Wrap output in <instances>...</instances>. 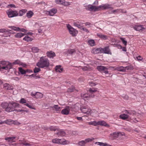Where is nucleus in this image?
I'll list each match as a JSON object with an SVG mask.
<instances>
[{
	"label": "nucleus",
	"mask_w": 146,
	"mask_h": 146,
	"mask_svg": "<svg viewBox=\"0 0 146 146\" xmlns=\"http://www.w3.org/2000/svg\"><path fill=\"white\" fill-rule=\"evenodd\" d=\"M57 10L55 8H52L49 11H46V14L50 16H53L57 12Z\"/></svg>",
	"instance_id": "9"
},
{
	"label": "nucleus",
	"mask_w": 146,
	"mask_h": 146,
	"mask_svg": "<svg viewBox=\"0 0 146 146\" xmlns=\"http://www.w3.org/2000/svg\"><path fill=\"white\" fill-rule=\"evenodd\" d=\"M43 97V94L41 93L38 92H36V96L35 98L38 99L40 98H41Z\"/></svg>",
	"instance_id": "33"
},
{
	"label": "nucleus",
	"mask_w": 146,
	"mask_h": 146,
	"mask_svg": "<svg viewBox=\"0 0 146 146\" xmlns=\"http://www.w3.org/2000/svg\"><path fill=\"white\" fill-rule=\"evenodd\" d=\"M34 15L33 13L31 11L28 12L26 14V16L29 18H31Z\"/></svg>",
	"instance_id": "28"
},
{
	"label": "nucleus",
	"mask_w": 146,
	"mask_h": 146,
	"mask_svg": "<svg viewBox=\"0 0 146 146\" xmlns=\"http://www.w3.org/2000/svg\"><path fill=\"white\" fill-rule=\"evenodd\" d=\"M81 96L82 98L84 100L88 99L90 97V95L88 94L81 93Z\"/></svg>",
	"instance_id": "25"
},
{
	"label": "nucleus",
	"mask_w": 146,
	"mask_h": 146,
	"mask_svg": "<svg viewBox=\"0 0 146 146\" xmlns=\"http://www.w3.org/2000/svg\"><path fill=\"white\" fill-rule=\"evenodd\" d=\"M46 55L48 57L50 58H53L55 56V53L52 51L47 52H46Z\"/></svg>",
	"instance_id": "18"
},
{
	"label": "nucleus",
	"mask_w": 146,
	"mask_h": 146,
	"mask_svg": "<svg viewBox=\"0 0 146 146\" xmlns=\"http://www.w3.org/2000/svg\"><path fill=\"white\" fill-rule=\"evenodd\" d=\"M133 29L135 30L140 32H142L145 29L143 26L141 25H135Z\"/></svg>",
	"instance_id": "8"
},
{
	"label": "nucleus",
	"mask_w": 146,
	"mask_h": 146,
	"mask_svg": "<svg viewBox=\"0 0 146 146\" xmlns=\"http://www.w3.org/2000/svg\"><path fill=\"white\" fill-rule=\"evenodd\" d=\"M6 13L9 17L12 18L18 16V12L16 11L12 10L11 9L6 11Z\"/></svg>",
	"instance_id": "4"
},
{
	"label": "nucleus",
	"mask_w": 146,
	"mask_h": 146,
	"mask_svg": "<svg viewBox=\"0 0 146 146\" xmlns=\"http://www.w3.org/2000/svg\"><path fill=\"white\" fill-rule=\"evenodd\" d=\"M124 67V69L125 70V72H126L127 70H132L133 68V67L131 66H127Z\"/></svg>",
	"instance_id": "42"
},
{
	"label": "nucleus",
	"mask_w": 146,
	"mask_h": 146,
	"mask_svg": "<svg viewBox=\"0 0 146 146\" xmlns=\"http://www.w3.org/2000/svg\"><path fill=\"white\" fill-rule=\"evenodd\" d=\"M114 139H115L118 137L120 136L123 135L122 133L120 132H117L113 133L110 134Z\"/></svg>",
	"instance_id": "16"
},
{
	"label": "nucleus",
	"mask_w": 146,
	"mask_h": 146,
	"mask_svg": "<svg viewBox=\"0 0 146 146\" xmlns=\"http://www.w3.org/2000/svg\"><path fill=\"white\" fill-rule=\"evenodd\" d=\"M94 138H92V139L89 138L86 139L85 141L86 143H88V142H91V141H92L93 140H94Z\"/></svg>",
	"instance_id": "53"
},
{
	"label": "nucleus",
	"mask_w": 146,
	"mask_h": 146,
	"mask_svg": "<svg viewBox=\"0 0 146 146\" xmlns=\"http://www.w3.org/2000/svg\"><path fill=\"white\" fill-rule=\"evenodd\" d=\"M84 23L81 22L80 21H77L74 22L73 25L74 26L80 29L83 26V24Z\"/></svg>",
	"instance_id": "15"
},
{
	"label": "nucleus",
	"mask_w": 146,
	"mask_h": 146,
	"mask_svg": "<svg viewBox=\"0 0 146 146\" xmlns=\"http://www.w3.org/2000/svg\"><path fill=\"white\" fill-rule=\"evenodd\" d=\"M22 144L23 145H25V146H30L31 145L30 144H29V143H26V142H24Z\"/></svg>",
	"instance_id": "63"
},
{
	"label": "nucleus",
	"mask_w": 146,
	"mask_h": 146,
	"mask_svg": "<svg viewBox=\"0 0 146 146\" xmlns=\"http://www.w3.org/2000/svg\"><path fill=\"white\" fill-rule=\"evenodd\" d=\"M52 142L54 143H55L60 145H66L69 143V141L64 139H59L55 138L52 140Z\"/></svg>",
	"instance_id": "3"
},
{
	"label": "nucleus",
	"mask_w": 146,
	"mask_h": 146,
	"mask_svg": "<svg viewBox=\"0 0 146 146\" xmlns=\"http://www.w3.org/2000/svg\"><path fill=\"white\" fill-rule=\"evenodd\" d=\"M7 61H2L1 62L0 64L3 65H6V66L9 63H10L9 62H8V64H7Z\"/></svg>",
	"instance_id": "56"
},
{
	"label": "nucleus",
	"mask_w": 146,
	"mask_h": 146,
	"mask_svg": "<svg viewBox=\"0 0 146 146\" xmlns=\"http://www.w3.org/2000/svg\"><path fill=\"white\" fill-rule=\"evenodd\" d=\"M126 113L129 115H133L136 114L135 112L134 111H128L127 110H126Z\"/></svg>",
	"instance_id": "44"
},
{
	"label": "nucleus",
	"mask_w": 146,
	"mask_h": 146,
	"mask_svg": "<svg viewBox=\"0 0 146 146\" xmlns=\"http://www.w3.org/2000/svg\"><path fill=\"white\" fill-rule=\"evenodd\" d=\"M19 31H21V32L26 33V32H27V31L26 30L23 28H20V29L19 30Z\"/></svg>",
	"instance_id": "59"
},
{
	"label": "nucleus",
	"mask_w": 146,
	"mask_h": 146,
	"mask_svg": "<svg viewBox=\"0 0 146 146\" xmlns=\"http://www.w3.org/2000/svg\"><path fill=\"white\" fill-rule=\"evenodd\" d=\"M32 50L34 52L36 53L38 52L39 49L37 47H34L32 48Z\"/></svg>",
	"instance_id": "51"
},
{
	"label": "nucleus",
	"mask_w": 146,
	"mask_h": 146,
	"mask_svg": "<svg viewBox=\"0 0 146 146\" xmlns=\"http://www.w3.org/2000/svg\"><path fill=\"white\" fill-rule=\"evenodd\" d=\"M1 107L5 109L6 111L10 112L13 111H17L16 108L19 107V104L13 101L10 102L8 103L4 102L1 105Z\"/></svg>",
	"instance_id": "1"
},
{
	"label": "nucleus",
	"mask_w": 146,
	"mask_h": 146,
	"mask_svg": "<svg viewBox=\"0 0 146 146\" xmlns=\"http://www.w3.org/2000/svg\"><path fill=\"white\" fill-rule=\"evenodd\" d=\"M75 51L74 49H69L68 50H65L64 52L68 54H72L75 52Z\"/></svg>",
	"instance_id": "22"
},
{
	"label": "nucleus",
	"mask_w": 146,
	"mask_h": 146,
	"mask_svg": "<svg viewBox=\"0 0 146 146\" xmlns=\"http://www.w3.org/2000/svg\"><path fill=\"white\" fill-rule=\"evenodd\" d=\"M105 67L102 66H98L97 67V69L100 71H102L105 68Z\"/></svg>",
	"instance_id": "38"
},
{
	"label": "nucleus",
	"mask_w": 146,
	"mask_h": 146,
	"mask_svg": "<svg viewBox=\"0 0 146 146\" xmlns=\"http://www.w3.org/2000/svg\"><path fill=\"white\" fill-rule=\"evenodd\" d=\"M19 102L22 104H24L26 103L27 101L24 98H22L19 101Z\"/></svg>",
	"instance_id": "48"
},
{
	"label": "nucleus",
	"mask_w": 146,
	"mask_h": 146,
	"mask_svg": "<svg viewBox=\"0 0 146 146\" xmlns=\"http://www.w3.org/2000/svg\"><path fill=\"white\" fill-rule=\"evenodd\" d=\"M102 71H103V72L106 74H108V69L106 67H105V68L104 69V70Z\"/></svg>",
	"instance_id": "62"
},
{
	"label": "nucleus",
	"mask_w": 146,
	"mask_h": 146,
	"mask_svg": "<svg viewBox=\"0 0 146 146\" xmlns=\"http://www.w3.org/2000/svg\"><path fill=\"white\" fill-rule=\"evenodd\" d=\"M128 117L129 116L128 115L125 114H121L120 115V117L124 120L128 118Z\"/></svg>",
	"instance_id": "35"
},
{
	"label": "nucleus",
	"mask_w": 146,
	"mask_h": 146,
	"mask_svg": "<svg viewBox=\"0 0 146 146\" xmlns=\"http://www.w3.org/2000/svg\"><path fill=\"white\" fill-rule=\"evenodd\" d=\"M100 7V10L102 9H112V8L111 7V5L108 4H106L104 5L99 6Z\"/></svg>",
	"instance_id": "12"
},
{
	"label": "nucleus",
	"mask_w": 146,
	"mask_h": 146,
	"mask_svg": "<svg viewBox=\"0 0 146 146\" xmlns=\"http://www.w3.org/2000/svg\"><path fill=\"white\" fill-rule=\"evenodd\" d=\"M49 129L51 131H55L56 130V129L54 127L52 126L50 127L49 128Z\"/></svg>",
	"instance_id": "60"
},
{
	"label": "nucleus",
	"mask_w": 146,
	"mask_h": 146,
	"mask_svg": "<svg viewBox=\"0 0 146 146\" xmlns=\"http://www.w3.org/2000/svg\"><path fill=\"white\" fill-rule=\"evenodd\" d=\"M55 134H57L58 136H64L66 135V133L65 131L62 129L59 130L58 132Z\"/></svg>",
	"instance_id": "19"
},
{
	"label": "nucleus",
	"mask_w": 146,
	"mask_h": 146,
	"mask_svg": "<svg viewBox=\"0 0 146 146\" xmlns=\"http://www.w3.org/2000/svg\"><path fill=\"white\" fill-rule=\"evenodd\" d=\"M25 105L31 109L35 110V108L33 107L32 106L29 105V104L27 103Z\"/></svg>",
	"instance_id": "54"
},
{
	"label": "nucleus",
	"mask_w": 146,
	"mask_h": 146,
	"mask_svg": "<svg viewBox=\"0 0 146 146\" xmlns=\"http://www.w3.org/2000/svg\"><path fill=\"white\" fill-rule=\"evenodd\" d=\"M55 70L57 72H61L63 70V68H61L60 65L56 66L55 67Z\"/></svg>",
	"instance_id": "24"
},
{
	"label": "nucleus",
	"mask_w": 146,
	"mask_h": 146,
	"mask_svg": "<svg viewBox=\"0 0 146 146\" xmlns=\"http://www.w3.org/2000/svg\"><path fill=\"white\" fill-rule=\"evenodd\" d=\"M11 31V30L8 29H0V33H4L3 36L4 37H7L8 36H9V34L11 33L10 32Z\"/></svg>",
	"instance_id": "6"
},
{
	"label": "nucleus",
	"mask_w": 146,
	"mask_h": 146,
	"mask_svg": "<svg viewBox=\"0 0 146 146\" xmlns=\"http://www.w3.org/2000/svg\"><path fill=\"white\" fill-rule=\"evenodd\" d=\"M15 137H8L6 138L5 139L8 142L11 143L15 141Z\"/></svg>",
	"instance_id": "21"
},
{
	"label": "nucleus",
	"mask_w": 146,
	"mask_h": 146,
	"mask_svg": "<svg viewBox=\"0 0 146 146\" xmlns=\"http://www.w3.org/2000/svg\"><path fill=\"white\" fill-rule=\"evenodd\" d=\"M120 39L122 41L123 43L126 46L127 45V42L126 40H125L124 38L123 37H121Z\"/></svg>",
	"instance_id": "49"
},
{
	"label": "nucleus",
	"mask_w": 146,
	"mask_h": 146,
	"mask_svg": "<svg viewBox=\"0 0 146 146\" xmlns=\"http://www.w3.org/2000/svg\"><path fill=\"white\" fill-rule=\"evenodd\" d=\"M137 59L138 61H140L141 60L143 59V58L140 56H139L137 57Z\"/></svg>",
	"instance_id": "64"
},
{
	"label": "nucleus",
	"mask_w": 146,
	"mask_h": 146,
	"mask_svg": "<svg viewBox=\"0 0 146 146\" xmlns=\"http://www.w3.org/2000/svg\"><path fill=\"white\" fill-rule=\"evenodd\" d=\"M21 62H20V61L18 60H16L14 62H13V64H20Z\"/></svg>",
	"instance_id": "58"
},
{
	"label": "nucleus",
	"mask_w": 146,
	"mask_h": 146,
	"mask_svg": "<svg viewBox=\"0 0 146 146\" xmlns=\"http://www.w3.org/2000/svg\"><path fill=\"white\" fill-rule=\"evenodd\" d=\"M91 93L96 92L98 91V88H90L88 90Z\"/></svg>",
	"instance_id": "32"
},
{
	"label": "nucleus",
	"mask_w": 146,
	"mask_h": 146,
	"mask_svg": "<svg viewBox=\"0 0 146 146\" xmlns=\"http://www.w3.org/2000/svg\"><path fill=\"white\" fill-rule=\"evenodd\" d=\"M40 68L38 67H35L34 69V72L35 73L39 72L41 70Z\"/></svg>",
	"instance_id": "45"
},
{
	"label": "nucleus",
	"mask_w": 146,
	"mask_h": 146,
	"mask_svg": "<svg viewBox=\"0 0 146 146\" xmlns=\"http://www.w3.org/2000/svg\"><path fill=\"white\" fill-rule=\"evenodd\" d=\"M80 29L86 32L87 33H88L89 32V31L86 28L84 27L83 26H82V27H81V28Z\"/></svg>",
	"instance_id": "55"
},
{
	"label": "nucleus",
	"mask_w": 146,
	"mask_h": 146,
	"mask_svg": "<svg viewBox=\"0 0 146 146\" xmlns=\"http://www.w3.org/2000/svg\"><path fill=\"white\" fill-rule=\"evenodd\" d=\"M82 112L87 115H90L91 113V110L90 108H86L85 106L81 108Z\"/></svg>",
	"instance_id": "7"
},
{
	"label": "nucleus",
	"mask_w": 146,
	"mask_h": 146,
	"mask_svg": "<svg viewBox=\"0 0 146 146\" xmlns=\"http://www.w3.org/2000/svg\"><path fill=\"white\" fill-rule=\"evenodd\" d=\"M74 87L73 86H72L68 88V92H71L74 91Z\"/></svg>",
	"instance_id": "50"
},
{
	"label": "nucleus",
	"mask_w": 146,
	"mask_h": 146,
	"mask_svg": "<svg viewBox=\"0 0 146 146\" xmlns=\"http://www.w3.org/2000/svg\"><path fill=\"white\" fill-rule=\"evenodd\" d=\"M4 88L5 89L9 90H12L13 89V87L12 86L7 83L4 84Z\"/></svg>",
	"instance_id": "20"
},
{
	"label": "nucleus",
	"mask_w": 146,
	"mask_h": 146,
	"mask_svg": "<svg viewBox=\"0 0 146 146\" xmlns=\"http://www.w3.org/2000/svg\"><path fill=\"white\" fill-rule=\"evenodd\" d=\"M87 10L90 11H98L100 10V7L99 6L96 7L95 6L91 5L90 7H88Z\"/></svg>",
	"instance_id": "11"
},
{
	"label": "nucleus",
	"mask_w": 146,
	"mask_h": 146,
	"mask_svg": "<svg viewBox=\"0 0 146 146\" xmlns=\"http://www.w3.org/2000/svg\"><path fill=\"white\" fill-rule=\"evenodd\" d=\"M23 40H24L27 41V42H30L32 40V39L29 37L28 36H27L23 38Z\"/></svg>",
	"instance_id": "36"
},
{
	"label": "nucleus",
	"mask_w": 146,
	"mask_h": 146,
	"mask_svg": "<svg viewBox=\"0 0 146 146\" xmlns=\"http://www.w3.org/2000/svg\"><path fill=\"white\" fill-rule=\"evenodd\" d=\"M97 35L98 37L102 39L106 40L108 39L107 36L106 35L100 33H97Z\"/></svg>",
	"instance_id": "23"
},
{
	"label": "nucleus",
	"mask_w": 146,
	"mask_h": 146,
	"mask_svg": "<svg viewBox=\"0 0 146 146\" xmlns=\"http://www.w3.org/2000/svg\"><path fill=\"white\" fill-rule=\"evenodd\" d=\"M88 43L91 46H93L95 45V42L94 40L90 39L88 41Z\"/></svg>",
	"instance_id": "31"
},
{
	"label": "nucleus",
	"mask_w": 146,
	"mask_h": 146,
	"mask_svg": "<svg viewBox=\"0 0 146 146\" xmlns=\"http://www.w3.org/2000/svg\"><path fill=\"white\" fill-rule=\"evenodd\" d=\"M53 108L55 109L56 111H59L61 109V108L58 106V105H54L53 106Z\"/></svg>",
	"instance_id": "46"
},
{
	"label": "nucleus",
	"mask_w": 146,
	"mask_h": 146,
	"mask_svg": "<svg viewBox=\"0 0 146 146\" xmlns=\"http://www.w3.org/2000/svg\"><path fill=\"white\" fill-rule=\"evenodd\" d=\"M19 71L21 74H24L26 73V70L23 69L21 67L18 68Z\"/></svg>",
	"instance_id": "34"
},
{
	"label": "nucleus",
	"mask_w": 146,
	"mask_h": 146,
	"mask_svg": "<svg viewBox=\"0 0 146 146\" xmlns=\"http://www.w3.org/2000/svg\"><path fill=\"white\" fill-rule=\"evenodd\" d=\"M102 48H93L92 51V53L94 54H97L102 53Z\"/></svg>",
	"instance_id": "13"
},
{
	"label": "nucleus",
	"mask_w": 146,
	"mask_h": 146,
	"mask_svg": "<svg viewBox=\"0 0 146 146\" xmlns=\"http://www.w3.org/2000/svg\"><path fill=\"white\" fill-rule=\"evenodd\" d=\"M49 65V60L46 56L40 57L36 64V66L41 68H48Z\"/></svg>",
	"instance_id": "2"
},
{
	"label": "nucleus",
	"mask_w": 146,
	"mask_h": 146,
	"mask_svg": "<svg viewBox=\"0 0 146 146\" xmlns=\"http://www.w3.org/2000/svg\"><path fill=\"white\" fill-rule=\"evenodd\" d=\"M25 34L22 33H18L15 35V37L18 38H21L25 35Z\"/></svg>",
	"instance_id": "29"
},
{
	"label": "nucleus",
	"mask_w": 146,
	"mask_h": 146,
	"mask_svg": "<svg viewBox=\"0 0 146 146\" xmlns=\"http://www.w3.org/2000/svg\"><path fill=\"white\" fill-rule=\"evenodd\" d=\"M67 27L70 33L72 36H76L78 33V31L76 29L73 28L69 24L67 25Z\"/></svg>",
	"instance_id": "5"
},
{
	"label": "nucleus",
	"mask_w": 146,
	"mask_h": 146,
	"mask_svg": "<svg viewBox=\"0 0 146 146\" xmlns=\"http://www.w3.org/2000/svg\"><path fill=\"white\" fill-rule=\"evenodd\" d=\"M96 144H97L100 146H108V145L106 143H104L102 142H97L96 143Z\"/></svg>",
	"instance_id": "37"
},
{
	"label": "nucleus",
	"mask_w": 146,
	"mask_h": 146,
	"mask_svg": "<svg viewBox=\"0 0 146 146\" xmlns=\"http://www.w3.org/2000/svg\"><path fill=\"white\" fill-rule=\"evenodd\" d=\"M88 124L90 125H92L95 126L98 125L97 122L95 121L89 122Z\"/></svg>",
	"instance_id": "43"
},
{
	"label": "nucleus",
	"mask_w": 146,
	"mask_h": 146,
	"mask_svg": "<svg viewBox=\"0 0 146 146\" xmlns=\"http://www.w3.org/2000/svg\"><path fill=\"white\" fill-rule=\"evenodd\" d=\"M98 125L106 126L108 125L106 122L104 121H99L97 122Z\"/></svg>",
	"instance_id": "26"
},
{
	"label": "nucleus",
	"mask_w": 146,
	"mask_h": 146,
	"mask_svg": "<svg viewBox=\"0 0 146 146\" xmlns=\"http://www.w3.org/2000/svg\"><path fill=\"white\" fill-rule=\"evenodd\" d=\"M9 28L11 29H12L17 31H19L20 29V28L18 27H16L14 26H10Z\"/></svg>",
	"instance_id": "40"
},
{
	"label": "nucleus",
	"mask_w": 146,
	"mask_h": 146,
	"mask_svg": "<svg viewBox=\"0 0 146 146\" xmlns=\"http://www.w3.org/2000/svg\"><path fill=\"white\" fill-rule=\"evenodd\" d=\"M82 70L84 71H87L89 70V67L85 66L83 67H82Z\"/></svg>",
	"instance_id": "57"
},
{
	"label": "nucleus",
	"mask_w": 146,
	"mask_h": 146,
	"mask_svg": "<svg viewBox=\"0 0 146 146\" xmlns=\"http://www.w3.org/2000/svg\"><path fill=\"white\" fill-rule=\"evenodd\" d=\"M27 11V10L25 9H23L19 11V13H18V16H23L24 14H25L26 13Z\"/></svg>",
	"instance_id": "27"
},
{
	"label": "nucleus",
	"mask_w": 146,
	"mask_h": 146,
	"mask_svg": "<svg viewBox=\"0 0 146 146\" xmlns=\"http://www.w3.org/2000/svg\"><path fill=\"white\" fill-rule=\"evenodd\" d=\"M12 66V64L11 63H9L6 66H0V70L2 71L3 70H9L11 69Z\"/></svg>",
	"instance_id": "10"
},
{
	"label": "nucleus",
	"mask_w": 146,
	"mask_h": 146,
	"mask_svg": "<svg viewBox=\"0 0 146 146\" xmlns=\"http://www.w3.org/2000/svg\"><path fill=\"white\" fill-rule=\"evenodd\" d=\"M117 70L119 71L125 72V70L124 69V67L123 66H120L117 68Z\"/></svg>",
	"instance_id": "41"
},
{
	"label": "nucleus",
	"mask_w": 146,
	"mask_h": 146,
	"mask_svg": "<svg viewBox=\"0 0 146 146\" xmlns=\"http://www.w3.org/2000/svg\"><path fill=\"white\" fill-rule=\"evenodd\" d=\"M102 53L105 54H111V53L110 52V49L109 46L105 47L104 48H102Z\"/></svg>",
	"instance_id": "17"
},
{
	"label": "nucleus",
	"mask_w": 146,
	"mask_h": 146,
	"mask_svg": "<svg viewBox=\"0 0 146 146\" xmlns=\"http://www.w3.org/2000/svg\"><path fill=\"white\" fill-rule=\"evenodd\" d=\"M70 110V107L69 106H66L64 109L62 110L61 113L62 114L67 115L69 113Z\"/></svg>",
	"instance_id": "14"
},
{
	"label": "nucleus",
	"mask_w": 146,
	"mask_h": 146,
	"mask_svg": "<svg viewBox=\"0 0 146 146\" xmlns=\"http://www.w3.org/2000/svg\"><path fill=\"white\" fill-rule=\"evenodd\" d=\"M85 141H81L78 142V144L80 145L83 146L86 144Z\"/></svg>",
	"instance_id": "52"
},
{
	"label": "nucleus",
	"mask_w": 146,
	"mask_h": 146,
	"mask_svg": "<svg viewBox=\"0 0 146 146\" xmlns=\"http://www.w3.org/2000/svg\"><path fill=\"white\" fill-rule=\"evenodd\" d=\"M12 122H13V120L11 119H8L5 121L4 122L5 123L8 125H11L12 124Z\"/></svg>",
	"instance_id": "39"
},
{
	"label": "nucleus",
	"mask_w": 146,
	"mask_h": 146,
	"mask_svg": "<svg viewBox=\"0 0 146 146\" xmlns=\"http://www.w3.org/2000/svg\"><path fill=\"white\" fill-rule=\"evenodd\" d=\"M89 84L90 85V86H94L96 85V84H95V83L93 82H89Z\"/></svg>",
	"instance_id": "61"
},
{
	"label": "nucleus",
	"mask_w": 146,
	"mask_h": 146,
	"mask_svg": "<svg viewBox=\"0 0 146 146\" xmlns=\"http://www.w3.org/2000/svg\"><path fill=\"white\" fill-rule=\"evenodd\" d=\"M55 3L59 5H64L65 1L64 0H55Z\"/></svg>",
	"instance_id": "30"
},
{
	"label": "nucleus",
	"mask_w": 146,
	"mask_h": 146,
	"mask_svg": "<svg viewBox=\"0 0 146 146\" xmlns=\"http://www.w3.org/2000/svg\"><path fill=\"white\" fill-rule=\"evenodd\" d=\"M71 108H73V111H75V110L74 109H76V110H78L79 109V107L77 106V104H76L73 105L71 107Z\"/></svg>",
	"instance_id": "47"
}]
</instances>
